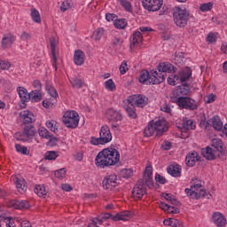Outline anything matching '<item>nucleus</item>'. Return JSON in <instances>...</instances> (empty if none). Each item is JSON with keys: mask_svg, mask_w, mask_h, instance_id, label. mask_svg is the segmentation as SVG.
<instances>
[{"mask_svg": "<svg viewBox=\"0 0 227 227\" xmlns=\"http://www.w3.org/2000/svg\"><path fill=\"white\" fill-rule=\"evenodd\" d=\"M157 70H151V72L142 70L140 72L139 82L142 84H160V82L166 81V73L176 72V67L172 64L163 62L159 64Z\"/></svg>", "mask_w": 227, "mask_h": 227, "instance_id": "obj_1", "label": "nucleus"}, {"mask_svg": "<svg viewBox=\"0 0 227 227\" xmlns=\"http://www.w3.org/2000/svg\"><path fill=\"white\" fill-rule=\"evenodd\" d=\"M120 161V153L118 150L111 147L100 151L95 158V163L98 168L104 169L107 166H114Z\"/></svg>", "mask_w": 227, "mask_h": 227, "instance_id": "obj_2", "label": "nucleus"}, {"mask_svg": "<svg viewBox=\"0 0 227 227\" xmlns=\"http://www.w3.org/2000/svg\"><path fill=\"white\" fill-rule=\"evenodd\" d=\"M169 127L166 125V120L151 121L144 130L145 137H152L156 132L157 137L164 136L165 132H168Z\"/></svg>", "mask_w": 227, "mask_h": 227, "instance_id": "obj_3", "label": "nucleus"}, {"mask_svg": "<svg viewBox=\"0 0 227 227\" xmlns=\"http://www.w3.org/2000/svg\"><path fill=\"white\" fill-rule=\"evenodd\" d=\"M184 192L192 198V200H200V198H205L207 192L203 188V185L200 184V180L196 179V182L192 184L191 189L186 188Z\"/></svg>", "mask_w": 227, "mask_h": 227, "instance_id": "obj_4", "label": "nucleus"}, {"mask_svg": "<svg viewBox=\"0 0 227 227\" xmlns=\"http://www.w3.org/2000/svg\"><path fill=\"white\" fill-rule=\"evenodd\" d=\"M132 217V212L130 211H123L121 213H117L115 215H112L111 213H105L96 218H94L96 221H98V224H102L104 221H107V219H112L114 221H129V218Z\"/></svg>", "mask_w": 227, "mask_h": 227, "instance_id": "obj_5", "label": "nucleus"}, {"mask_svg": "<svg viewBox=\"0 0 227 227\" xmlns=\"http://www.w3.org/2000/svg\"><path fill=\"white\" fill-rule=\"evenodd\" d=\"M173 19L176 26L178 27H185L189 21V12L185 9L176 7L173 12Z\"/></svg>", "mask_w": 227, "mask_h": 227, "instance_id": "obj_6", "label": "nucleus"}, {"mask_svg": "<svg viewBox=\"0 0 227 227\" xmlns=\"http://www.w3.org/2000/svg\"><path fill=\"white\" fill-rule=\"evenodd\" d=\"M62 121L67 129H77L79 125V114L75 111H67L64 114Z\"/></svg>", "mask_w": 227, "mask_h": 227, "instance_id": "obj_7", "label": "nucleus"}, {"mask_svg": "<svg viewBox=\"0 0 227 227\" xmlns=\"http://www.w3.org/2000/svg\"><path fill=\"white\" fill-rule=\"evenodd\" d=\"M176 104L180 109H186L187 111H195V109H198L196 100L189 97H177L176 99Z\"/></svg>", "mask_w": 227, "mask_h": 227, "instance_id": "obj_8", "label": "nucleus"}, {"mask_svg": "<svg viewBox=\"0 0 227 227\" xmlns=\"http://www.w3.org/2000/svg\"><path fill=\"white\" fill-rule=\"evenodd\" d=\"M36 134V129H35V126L28 124L24 127L22 133H17V140L18 141H23L24 143L29 141V137H33Z\"/></svg>", "mask_w": 227, "mask_h": 227, "instance_id": "obj_9", "label": "nucleus"}, {"mask_svg": "<svg viewBox=\"0 0 227 227\" xmlns=\"http://www.w3.org/2000/svg\"><path fill=\"white\" fill-rule=\"evenodd\" d=\"M146 194V186L145 185V180L139 179L137 185L133 188L132 196L136 201L143 200V196Z\"/></svg>", "mask_w": 227, "mask_h": 227, "instance_id": "obj_10", "label": "nucleus"}, {"mask_svg": "<svg viewBox=\"0 0 227 227\" xmlns=\"http://www.w3.org/2000/svg\"><path fill=\"white\" fill-rule=\"evenodd\" d=\"M127 102L134 104V106H136L137 107H145V106H148V98L143 94H135L129 96L127 99Z\"/></svg>", "mask_w": 227, "mask_h": 227, "instance_id": "obj_11", "label": "nucleus"}, {"mask_svg": "<svg viewBox=\"0 0 227 227\" xmlns=\"http://www.w3.org/2000/svg\"><path fill=\"white\" fill-rule=\"evenodd\" d=\"M142 4L148 12H159L162 8L163 0H142Z\"/></svg>", "mask_w": 227, "mask_h": 227, "instance_id": "obj_12", "label": "nucleus"}, {"mask_svg": "<svg viewBox=\"0 0 227 227\" xmlns=\"http://www.w3.org/2000/svg\"><path fill=\"white\" fill-rule=\"evenodd\" d=\"M118 185V176L111 174L106 176L103 180V187L106 191H113Z\"/></svg>", "mask_w": 227, "mask_h": 227, "instance_id": "obj_13", "label": "nucleus"}, {"mask_svg": "<svg viewBox=\"0 0 227 227\" xmlns=\"http://www.w3.org/2000/svg\"><path fill=\"white\" fill-rule=\"evenodd\" d=\"M106 116L108 121H121L123 120V115L121 112L116 111L114 108H109L106 112Z\"/></svg>", "mask_w": 227, "mask_h": 227, "instance_id": "obj_14", "label": "nucleus"}, {"mask_svg": "<svg viewBox=\"0 0 227 227\" xmlns=\"http://www.w3.org/2000/svg\"><path fill=\"white\" fill-rule=\"evenodd\" d=\"M153 168L152 166L146 167L144 174V185L149 187V189H153V178L152 177L153 175Z\"/></svg>", "mask_w": 227, "mask_h": 227, "instance_id": "obj_15", "label": "nucleus"}, {"mask_svg": "<svg viewBox=\"0 0 227 227\" xmlns=\"http://www.w3.org/2000/svg\"><path fill=\"white\" fill-rule=\"evenodd\" d=\"M200 159L201 157H200L198 152L193 151L192 153H189L185 157L186 166L192 168L196 166V162H200Z\"/></svg>", "mask_w": 227, "mask_h": 227, "instance_id": "obj_16", "label": "nucleus"}, {"mask_svg": "<svg viewBox=\"0 0 227 227\" xmlns=\"http://www.w3.org/2000/svg\"><path fill=\"white\" fill-rule=\"evenodd\" d=\"M17 92L22 102L20 107H26V102H29L30 100V93H28L27 90L24 87H18Z\"/></svg>", "mask_w": 227, "mask_h": 227, "instance_id": "obj_17", "label": "nucleus"}, {"mask_svg": "<svg viewBox=\"0 0 227 227\" xmlns=\"http://www.w3.org/2000/svg\"><path fill=\"white\" fill-rule=\"evenodd\" d=\"M9 207H13L17 210H27L31 205H29V201L27 200H11L9 202Z\"/></svg>", "mask_w": 227, "mask_h": 227, "instance_id": "obj_18", "label": "nucleus"}, {"mask_svg": "<svg viewBox=\"0 0 227 227\" xmlns=\"http://www.w3.org/2000/svg\"><path fill=\"white\" fill-rule=\"evenodd\" d=\"M50 47L52 56V67H55V71H58V58L56 57V37L51 36L50 38Z\"/></svg>", "mask_w": 227, "mask_h": 227, "instance_id": "obj_19", "label": "nucleus"}, {"mask_svg": "<svg viewBox=\"0 0 227 227\" xmlns=\"http://www.w3.org/2000/svg\"><path fill=\"white\" fill-rule=\"evenodd\" d=\"M212 221L218 227L226 226V217L221 212H215L212 215Z\"/></svg>", "mask_w": 227, "mask_h": 227, "instance_id": "obj_20", "label": "nucleus"}, {"mask_svg": "<svg viewBox=\"0 0 227 227\" xmlns=\"http://www.w3.org/2000/svg\"><path fill=\"white\" fill-rule=\"evenodd\" d=\"M16 37L12 34H5L2 38V49H10L15 43Z\"/></svg>", "mask_w": 227, "mask_h": 227, "instance_id": "obj_21", "label": "nucleus"}, {"mask_svg": "<svg viewBox=\"0 0 227 227\" xmlns=\"http://www.w3.org/2000/svg\"><path fill=\"white\" fill-rule=\"evenodd\" d=\"M99 136L105 141V143H110L113 140V135L111 134V129L107 126H102L100 129Z\"/></svg>", "mask_w": 227, "mask_h": 227, "instance_id": "obj_22", "label": "nucleus"}, {"mask_svg": "<svg viewBox=\"0 0 227 227\" xmlns=\"http://www.w3.org/2000/svg\"><path fill=\"white\" fill-rule=\"evenodd\" d=\"M124 109L129 118H132V120H136L137 118V114H136V105H134V103L127 101V105L124 106Z\"/></svg>", "mask_w": 227, "mask_h": 227, "instance_id": "obj_23", "label": "nucleus"}, {"mask_svg": "<svg viewBox=\"0 0 227 227\" xmlns=\"http://www.w3.org/2000/svg\"><path fill=\"white\" fill-rule=\"evenodd\" d=\"M20 117L23 120L25 125L35 121V115L28 110H24L20 113Z\"/></svg>", "mask_w": 227, "mask_h": 227, "instance_id": "obj_24", "label": "nucleus"}, {"mask_svg": "<svg viewBox=\"0 0 227 227\" xmlns=\"http://www.w3.org/2000/svg\"><path fill=\"white\" fill-rule=\"evenodd\" d=\"M14 183L17 187V190L23 194V192H26L27 191V184L26 183V180L22 177H15Z\"/></svg>", "mask_w": 227, "mask_h": 227, "instance_id": "obj_25", "label": "nucleus"}, {"mask_svg": "<svg viewBox=\"0 0 227 227\" xmlns=\"http://www.w3.org/2000/svg\"><path fill=\"white\" fill-rule=\"evenodd\" d=\"M141 43H143V34L137 30L133 33L130 49H132V47H138Z\"/></svg>", "mask_w": 227, "mask_h": 227, "instance_id": "obj_26", "label": "nucleus"}, {"mask_svg": "<svg viewBox=\"0 0 227 227\" xmlns=\"http://www.w3.org/2000/svg\"><path fill=\"white\" fill-rule=\"evenodd\" d=\"M192 75V70L189 67H184L179 72V78L181 82H187L191 76Z\"/></svg>", "mask_w": 227, "mask_h": 227, "instance_id": "obj_27", "label": "nucleus"}, {"mask_svg": "<svg viewBox=\"0 0 227 227\" xmlns=\"http://www.w3.org/2000/svg\"><path fill=\"white\" fill-rule=\"evenodd\" d=\"M168 175L171 176L178 177L182 176V168H180V165H169L167 168Z\"/></svg>", "mask_w": 227, "mask_h": 227, "instance_id": "obj_28", "label": "nucleus"}, {"mask_svg": "<svg viewBox=\"0 0 227 227\" xmlns=\"http://www.w3.org/2000/svg\"><path fill=\"white\" fill-rule=\"evenodd\" d=\"M201 154L207 160H214L215 159V151L212 147H206L201 149Z\"/></svg>", "mask_w": 227, "mask_h": 227, "instance_id": "obj_29", "label": "nucleus"}, {"mask_svg": "<svg viewBox=\"0 0 227 227\" xmlns=\"http://www.w3.org/2000/svg\"><path fill=\"white\" fill-rule=\"evenodd\" d=\"M85 56L86 55L83 53L82 51H81V50L75 51L74 55V61L75 65H78V66L84 65Z\"/></svg>", "mask_w": 227, "mask_h": 227, "instance_id": "obj_30", "label": "nucleus"}, {"mask_svg": "<svg viewBox=\"0 0 227 227\" xmlns=\"http://www.w3.org/2000/svg\"><path fill=\"white\" fill-rule=\"evenodd\" d=\"M189 93H191V87H189V84H187V83L180 85L176 89L177 97L187 96V95H189Z\"/></svg>", "mask_w": 227, "mask_h": 227, "instance_id": "obj_31", "label": "nucleus"}, {"mask_svg": "<svg viewBox=\"0 0 227 227\" xmlns=\"http://www.w3.org/2000/svg\"><path fill=\"white\" fill-rule=\"evenodd\" d=\"M69 82L71 83L72 88H74L77 90H81V88H83L84 86H86V82H84V80L77 76H74Z\"/></svg>", "mask_w": 227, "mask_h": 227, "instance_id": "obj_32", "label": "nucleus"}, {"mask_svg": "<svg viewBox=\"0 0 227 227\" xmlns=\"http://www.w3.org/2000/svg\"><path fill=\"white\" fill-rule=\"evenodd\" d=\"M211 146H213V150L215 152H219L220 153H222V152H224V147L223 146V140L219 138L213 139Z\"/></svg>", "mask_w": 227, "mask_h": 227, "instance_id": "obj_33", "label": "nucleus"}, {"mask_svg": "<svg viewBox=\"0 0 227 227\" xmlns=\"http://www.w3.org/2000/svg\"><path fill=\"white\" fill-rule=\"evenodd\" d=\"M211 123L215 130H217L218 132H221V130H223V121H221V118H219V116H215L211 118Z\"/></svg>", "mask_w": 227, "mask_h": 227, "instance_id": "obj_34", "label": "nucleus"}, {"mask_svg": "<svg viewBox=\"0 0 227 227\" xmlns=\"http://www.w3.org/2000/svg\"><path fill=\"white\" fill-rule=\"evenodd\" d=\"M182 125L186 130H194V129H196V123L189 118L184 119Z\"/></svg>", "mask_w": 227, "mask_h": 227, "instance_id": "obj_35", "label": "nucleus"}, {"mask_svg": "<svg viewBox=\"0 0 227 227\" xmlns=\"http://www.w3.org/2000/svg\"><path fill=\"white\" fill-rule=\"evenodd\" d=\"M174 63H175V65H177L178 67H182V65H184V63H185V57L184 56L183 52H176L175 53Z\"/></svg>", "mask_w": 227, "mask_h": 227, "instance_id": "obj_36", "label": "nucleus"}, {"mask_svg": "<svg viewBox=\"0 0 227 227\" xmlns=\"http://www.w3.org/2000/svg\"><path fill=\"white\" fill-rule=\"evenodd\" d=\"M30 100H32V102H40V100H42V93L40 90H32L30 92Z\"/></svg>", "mask_w": 227, "mask_h": 227, "instance_id": "obj_37", "label": "nucleus"}, {"mask_svg": "<svg viewBox=\"0 0 227 227\" xmlns=\"http://www.w3.org/2000/svg\"><path fill=\"white\" fill-rule=\"evenodd\" d=\"M59 157V154H58V152L56 151H47L44 154V159L46 160H56Z\"/></svg>", "mask_w": 227, "mask_h": 227, "instance_id": "obj_38", "label": "nucleus"}, {"mask_svg": "<svg viewBox=\"0 0 227 227\" xmlns=\"http://www.w3.org/2000/svg\"><path fill=\"white\" fill-rule=\"evenodd\" d=\"M34 192L40 198H42L47 194V190H45V186H42L40 184L35 185Z\"/></svg>", "mask_w": 227, "mask_h": 227, "instance_id": "obj_39", "label": "nucleus"}, {"mask_svg": "<svg viewBox=\"0 0 227 227\" xmlns=\"http://www.w3.org/2000/svg\"><path fill=\"white\" fill-rule=\"evenodd\" d=\"M114 27H116V29H125V27H127V20L125 19H120V20H116L114 23Z\"/></svg>", "mask_w": 227, "mask_h": 227, "instance_id": "obj_40", "label": "nucleus"}, {"mask_svg": "<svg viewBox=\"0 0 227 227\" xmlns=\"http://www.w3.org/2000/svg\"><path fill=\"white\" fill-rule=\"evenodd\" d=\"M31 17L34 22L40 24L42 22V17H40V12L36 9H31Z\"/></svg>", "mask_w": 227, "mask_h": 227, "instance_id": "obj_41", "label": "nucleus"}, {"mask_svg": "<svg viewBox=\"0 0 227 227\" xmlns=\"http://www.w3.org/2000/svg\"><path fill=\"white\" fill-rule=\"evenodd\" d=\"M15 150L18 153H22V155H29V150H27V147L21 145L20 144L15 145Z\"/></svg>", "mask_w": 227, "mask_h": 227, "instance_id": "obj_42", "label": "nucleus"}, {"mask_svg": "<svg viewBox=\"0 0 227 227\" xmlns=\"http://www.w3.org/2000/svg\"><path fill=\"white\" fill-rule=\"evenodd\" d=\"M104 86L106 90H108V91H114V90H116V84L113 79L106 81Z\"/></svg>", "mask_w": 227, "mask_h": 227, "instance_id": "obj_43", "label": "nucleus"}, {"mask_svg": "<svg viewBox=\"0 0 227 227\" xmlns=\"http://www.w3.org/2000/svg\"><path fill=\"white\" fill-rule=\"evenodd\" d=\"M119 3L122 6V8L126 10V12H129V13H131L132 4H130V2L127 0H119Z\"/></svg>", "mask_w": 227, "mask_h": 227, "instance_id": "obj_44", "label": "nucleus"}, {"mask_svg": "<svg viewBox=\"0 0 227 227\" xmlns=\"http://www.w3.org/2000/svg\"><path fill=\"white\" fill-rule=\"evenodd\" d=\"M56 102L57 100L54 98H52V99L50 100H43V107H45V109H51V107H54V104H56Z\"/></svg>", "mask_w": 227, "mask_h": 227, "instance_id": "obj_45", "label": "nucleus"}, {"mask_svg": "<svg viewBox=\"0 0 227 227\" xmlns=\"http://www.w3.org/2000/svg\"><path fill=\"white\" fill-rule=\"evenodd\" d=\"M12 63L8 60L0 59V70H10Z\"/></svg>", "mask_w": 227, "mask_h": 227, "instance_id": "obj_46", "label": "nucleus"}, {"mask_svg": "<svg viewBox=\"0 0 227 227\" xmlns=\"http://www.w3.org/2000/svg\"><path fill=\"white\" fill-rule=\"evenodd\" d=\"M51 132L45 128L39 129V136L44 139H49L51 137Z\"/></svg>", "mask_w": 227, "mask_h": 227, "instance_id": "obj_47", "label": "nucleus"}, {"mask_svg": "<svg viewBox=\"0 0 227 227\" xmlns=\"http://www.w3.org/2000/svg\"><path fill=\"white\" fill-rule=\"evenodd\" d=\"M46 90L52 98H58V90H56L54 87L46 85Z\"/></svg>", "mask_w": 227, "mask_h": 227, "instance_id": "obj_48", "label": "nucleus"}, {"mask_svg": "<svg viewBox=\"0 0 227 227\" xmlns=\"http://www.w3.org/2000/svg\"><path fill=\"white\" fill-rule=\"evenodd\" d=\"M49 141L47 143L48 146H56L58 145V142L59 141V138L54 137V135H50L48 137Z\"/></svg>", "mask_w": 227, "mask_h": 227, "instance_id": "obj_49", "label": "nucleus"}, {"mask_svg": "<svg viewBox=\"0 0 227 227\" xmlns=\"http://www.w3.org/2000/svg\"><path fill=\"white\" fill-rule=\"evenodd\" d=\"M214 6V4L212 2H208L207 4H202L200 7V12H210Z\"/></svg>", "mask_w": 227, "mask_h": 227, "instance_id": "obj_50", "label": "nucleus"}, {"mask_svg": "<svg viewBox=\"0 0 227 227\" xmlns=\"http://www.w3.org/2000/svg\"><path fill=\"white\" fill-rule=\"evenodd\" d=\"M90 143H91V145H106V143L105 141H103V138H101V137H92L90 139Z\"/></svg>", "mask_w": 227, "mask_h": 227, "instance_id": "obj_51", "label": "nucleus"}, {"mask_svg": "<svg viewBox=\"0 0 227 227\" xmlns=\"http://www.w3.org/2000/svg\"><path fill=\"white\" fill-rule=\"evenodd\" d=\"M55 176L57 178H60L61 180L62 178H65V176H67V168H60L59 170H56Z\"/></svg>", "mask_w": 227, "mask_h": 227, "instance_id": "obj_52", "label": "nucleus"}, {"mask_svg": "<svg viewBox=\"0 0 227 227\" xmlns=\"http://www.w3.org/2000/svg\"><path fill=\"white\" fill-rule=\"evenodd\" d=\"M154 180L157 184H160L161 185H164V184L168 182V180L164 176H160V174H156Z\"/></svg>", "mask_w": 227, "mask_h": 227, "instance_id": "obj_53", "label": "nucleus"}, {"mask_svg": "<svg viewBox=\"0 0 227 227\" xmlns=\"http://www.w3.org/2000/svg\"><path fill=\"white\" fill-rule=\"evenodd\" d=\"M106 19L108 22H114H114H116V20H118V16L114 13H106Z\"/></svg>", "mask_w": 227, "mask_h": 227, "instance_id": "obj_54", "label": "nucleus"}, {"mask_svg": "<svg viewBox=\"0 0 227 227\" xmlns=\"http://www.w3.org/2000/svg\"><path fill=\"white\" fill-rule=\"evenodd\" d=\"M207 42H208V43H215V42H217V36H215V34L214 33H209L207 36Z\"/></svg>", "mask_w": 227, "mask_h": 227, "instance_id": "obj_55", "label": "nucleus"}, {"mask_svg": "<svg viewBox=\"0 0 227 227\" xmlns=\"http://www.w3.org/2000/svg\"><path fill=\"white\" fill-rule=\"evenodd\" d=\"M123 44V39L120 37H114L113 39V45L114 47H121Z\"/></svg>", "mask_w": 227, "mask_h": 227, "instance_id": "obj_56", "label": "nucleus"}, {"mask_svg": "<svg viewBox=\"0 0 227 227\" xmlns=\"http://www.w3.org/2000/svg\"><path fill=\"white\" fill-rule=\"evenodd\" d=\"M123 178H130L133 175V171L130 168H125L121 171Z\"/></svg>", "mask_w": 227, "mask_h": 227, "instance_id": "obj_57", "label": "nucleus"}, {"mask_svg": "<svg viewBox=\"0 0 227 227\" xmlns=\"http://www.w3.org/2000/svg\"><path fill=\"white\" fill-rule=\"evenodd\" d=\"M104 33H105L104 28H102V27L98 28L96 30V34H95V40H100V38H102V36H104Z\"/></svg>", "mask_w": 227, "mask_h": 227, "instance_id": "obj_58", "label": "nucleus"}, {"mask_svg": "<svg viewBox=\"0 0 227 227\" xmlns=\"http://www.w3.org/2000/svg\"><path fill=\"white\" fill-rule=\"evenodd\" d=\"M171 146H172L171 142L165 140V141L160 145V149H161V150L168 151V150H171Z\"/></svg>", "mask_w": 227, "mask_h": 227, "instance_id": "obj_59", "label": "nucleus"}, {"mask_svg": "<svg viewBox=\"0 0 227 227\" xmlns=\"http://www.w3.org/2000/svg\"><path fill=\"white\" fill-rule=\"evenodd\" d=\"M69 8H72V6H70V1L67 0L61 4L60 12H67Z\"/></svg>", "mask_w": 227, "mask_h": 227, "instance_id": "obj_60", "label": "nucleus"}, {"mask_svg": "<svg viewBox=\"0 0 227 227\" xmlns=\"http://www.w3.org/2000/svg\"><path fill=\"white\" fill-rule=\"evenodd\" d=\"M4 223H5L6 227H15V222L12 220V217L5 216Z\"/></svg>", "mask_w": 227, "mask_h": 227, "instance_id": "obj_61", "label": "nucleus"}, {"mask_svg": "<svg viewBox=\"0 0 227 227\" xmlns=\"http://www.w3.org/2000/svg\"><path fill=\"white\" fill-rule=\"evenodd\" d=\"M46 127L47 129H50L51 132H56V130H58V127L54 126V123L51 121H46Z\"/></svg>", "mask_w": 227, "mask_h": 227, "instance_id": "obj_62", "label": "nucleus"}, {"mask_svg": "<svg viewBox=\"0 0 227 227\" xmlns=\"http://www.w3.org/2000/svg\"><path fill=\"white\" fill-rule=\"evenodd\" d=\"M171 226L172 227H184V224L182 223V222L180 220L172 218Z\"/></svg>", "mask_w": 227, "mask_h": 227, "instance_id": "obj_63", "label": "nucleus"}, {"mask_svg": "<svg viewBox=\"0 0 227 227\" xmlns=\"http://www.w3.org/2000/svg\"><path fill=\"white\" fill-rule=\"evenodd\" d=\"M111 129H112V130H114V132H121V130L120 129V123H118V121L112 122Z\"/></svg>", "mask_w": 227, "mask_h": 227, "instance_id": "obj_64", "label": "nucleus"}]
</instances>
